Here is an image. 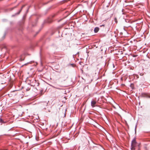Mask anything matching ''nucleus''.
Wrapping results in <instances>:
<instances>
[{
    "instance_id": "1",
    "label": "nucleus",
    "mask_w": 150,
    "mask_h": 150,
    "mask_svg": "<svg viewBox=\"0 0 150 150\" xmlns=\"http://www.w3.org/2000/svg\"><path fill=\"white\" fill-rule=\"evenodd\" d=\"M137 143L136 141V139L134 138L132 141L131 145V150H134L135 149V147L136 146Z\"/></svg>"
},
{
    "instance_id": "2",
    "label": "nucleus",
    "mask_w": 150,
    "mask_h": 150,
    "mask_svg": "<svg viewBox=\"0 0 150 150\" xmlns=\"http://www.w3.org/2000/svg\"><path fill=\"white\" fill-rule=\"evenodd\" d=\"M96 103V101L94 100H92L91 102V105L93 108L95 107V105Z\"/></svg>"
},
{
    "instance_id": "3",
    "label": "nucleus",
    "mask_w": 150,
    "mask_h": 150,
    "mask_svg": "<svg viewBox=\"0 0 150 150\" xmlns=\"http://www.w3.org/2000/svg\"><path fill=\"white\" fill-rule=\"evenodd\" d=\"M142 96L144 97H146L150 98V96L146 93H143L142 95Z\"/></svg>"
},
{
    "instance_id": "4",
    "label": "nucleus",
    "mask_w": 150,
    "mask_h": 150,
    "mask_svg": "<svg viewBox=\"0 0 150 150\" xmlns=\"http://www.w3.org/2000/svg\"><path fill=\"white\" fill-rule=\"evenodd\" d=\"M99 30V28L98 27H96L94 29V32L95 33H97Z\"/></svg>"
},
{
    "instance_id": "5",
    "label": "nucleus",
    "mask_w": 150,
    "mask_h": 150,
    "mask_svg": "<svg viewBox=\"0 0 150 150\" xmlns=\"http://www.w3.org/2000/svg\"><path fill=\"white\" fill-rule=\"evenodd\" d=\"M24 6L23 5L22 6V7L21 8V9L18 12V13H17V14H19V13H20V12H21V10L23 8Z\"/></svg>"
},
{
    "instance_id": "6",
    "label": "nucleus",
    "mask_w": 150,
    "mask_h": 150,
    "mask_svg": "<svg viewBox=\"0 0 150 150\" xmlns=\"http://www.w3.org/2000/svg\"><path fill=\"white\" fill-rule=\"evenodd\" d=\"M6 35V33H5L4 35L3 36L2 39L3 40L5 38V36Z\"/></svg>"
},
{
    "instance_id": "7",
    "label": "nucleus",
    "mask_w": 150,
    "mask_h": 150,
    "mask_svg": "<svg viewBox=\"0 0 150 150\" xmlns=\"http://www.w3.org/2000/svg\"><path fill=\"white\" fill-rule=\"evenodd\" d=\"M43 104L45 106H47L48 104V103L45 102L43 103Z\"/></svg>"
},
{
    "instance_id": "8",
    "label": "nucleus",
    "mask_w": 150,
    "mask_h": 150,
    "mask_svg": "<svg viewBox=\"0 0 150 150\" xmlns=\"http://www.w3.org/2000/svg\"><path fill=\"white\" fill-rule=\"evenodd\" d=\"M0 122L4 123V122L3 120L1 118H0Z\"/></svg>"
},
{
    "instance_id": "9",
    "label": "nucleus",
    "mask_w": 150,
    "mask_h": 150,
    "mask_svg": "<svg viewBox=\"0 0 150 150\" xmlns=\"http://www.w3.org/2000/svg\"><path fill=\"white\" fill-rule=\"evenodd\" d=\"M114 21L115 23H117V20L116 18H114Z\"/></svg>"
}]
</instances>
